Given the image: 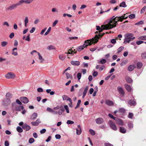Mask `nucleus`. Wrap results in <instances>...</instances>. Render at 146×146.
<instances>
[{
  "mask_svg": "<svg viewBox=\"0 0 146 146\" xmlns=\"http://www.w3.org/2000/svg\"><path fill=\"white\" fill-rule=\"evenodd\" d=\"M108 116L109 117L115 120V119H116V118L114 117L111 114L109 113L108 114Z\"/></svg>",
  "mask_w": 146,
  "mask_h": 146,
  "instance_id": "nucleus-54",
  "label": "nucleus"
},
{
  "mask_svg": "<svg viewBox=\"0 0 146 146\" xmlns=\"http://www.w3.org/2000/svg\"><path fill=\"white\" fill-rule=\"evenodd\" d=\"M104 34V33L102 36H100V35H96L95 37L96 38V39L93 38L92 40H87L85 41V43L83 44H85L84 46L85 48L88 45H91L93 43L95 44L97 43L98 41V39L100 37H101Z\"/></svg>",
  "mask_w": 146,
  "mask_h": 146,
  "instance_id": "nucleus-2",
  "label": "nucleus"
},
{
  "mask_svg": "<svg viewBox=\"0 0 146 146\" xmlns=\"http://www.w3.org/2000/svg\"><path fill=\"white\" fill-rule=\"evenodd\" d=\"M119 6L120 7L125 8L127 7V5L126 4L125 2V1H123L120 4Z\"/></svg>",
  "mask_w": 146,
  "mask_h": 146,
  "instance_id": "nucleus-25",
  "label": "nucleus"
},
{
  "mask_svg": "<svg viewBox=\"0 0 146 146\" xmlns=\"http://www.w3.org/2000/svg\"><path fill=\"white\" fill-rule=\"evenodd\" d=\"M55 138L56 139H59L61 138V136L59 134H57L55 136Z\"/></svg>",
  "mask_w": 146,
  "mask_h": 146,
  "instance_id": "nucleus-63",
  "label": "nucleus"
},
{
  "mask_svg": "<svg viewBox=\"0 0 146 146\" xmlns=\"http://www.w3.org/2000/svg\"><path fill=\"white\" fill-rule=\"evenodd\" d=\"M12 108H14L16 111H21V109L23 110L24 108L23 106H21L17 105L15 103H14L12 104Z\"/></svg>",
  "mask_w": 146,
  "mask_h": 146,
  "instance_id": "nucleus-6",
  "label": "nucleus"
},
{
  "mask_svg": "<svg viewBox=\"0 0 146 146\" xmlns=\"http://www.w3.org/2000/svg\"><path fill=\"white\" fill-rule=\"evenodd\" d=\"M17 7L16 3L13 4L7 7L6 10L7 11H12L16 9Z\"/></svg>",
  "mask_w": 146,
  "mask_h": 146,
  "instance_id": "nucleus-8",
  "label": "nucleus"
},
{
  "mask_svg": "<svg viewBox=\"0 0 146 146\" xmlns=\"http://www.w3.org/2000/svg\"><path fill=\"white\" fill-rule=\"evenodd\" d=\"M17 130L19 133H21L23 131V129L20 126H18L16 128Z\"/></svg>",
  "mask_w": 146,
  "mask_h": 146,
  "instance_id": "nucleus-30",
  "label": "nucleus"
},
{
  "mask_svg": "<svg viewBox=\"0 0 146 146\" xmlns=\"http://www.w3.org/2000/svg\"><path fill=\"white\" fill-rule=\"evenodd\" d=\"M133 114L132 113H129L128 115V117L131 119H132L133 117Z\"/></svg>",
  "mask_w": 146,
  "mask_h": 146,
  "instance_id": "nucleus-49",
  "label": "nucleus"
},
{
  "mask_svg": "<svg viewBox=\"0 0 146 146\" xmlns=\"http://www.w3.org/2000/svg\"><path fill=\"white\" fill-rule=\"evenodd\" d=\"M16 103L18 104L19 105H21L22 104V103L20 101L19 99H17L16 100Z\"/></svg>",
  "mask_w": 146,
  "mask_h": 146,
  "instance_id": "nucleus-60",
  "label": "nucleus"
},
{
  "mask_svg": "<svg viewBox=\"0 0 146 146\" xmlns=\"http://www.w3.org/2000/svg\"><path fill=\"white\" fill-rule=\"evenodd\" d=\"M135 68V66L133 64L129 65L128 67L127 70H128L131 71L133 70Z\"/></svg>",
  "mask_w": 146,
  "mask_h": 146,
  "instance_id": "nucleus-19",
  "label": "nucleus"
},
{
  "mask_svg": "<svg viewBox=\"0 0 146 146\" xmlns=\"http://www.w3.org/2000/svg\"><path fill=\"white\" fill-rule=\"evenodd\" d=\"M107 62V60L106 59H102L99 62H98V63H100L102 64H105Z\"/></svg>",
  "mask_w": 146,
  "mask_h": 146,
  "instance_id": "nucleus-28",
  "label": "nucleus"
},
{
  "mask_svg": "<svg viewBox=\"0 0 146 146\" xmlns=\"http://www.w3.org/2000/svg\"><path fill=\"white\" fill-rule=\"evenodd\" d=\"M58 21L57 20H55L53 23L52 24V27H54L55 26V25L57 24L58 23Z\"/></svg>",
  "mask_w": 146,
  "mask_h": 146,
  "instance_id": "nucleus-55",
  "label": "nucleus"
},
{
  "mask_svg": "<svg viewBox=\"0 0 146 146\" xmlns=\"http://www.w3.org/2000/svg\"><path fill=\"white\" fill-rule=\"evenodd\" d=\"M81 100H80L78 101V102L75 108V109H76L77 108H78L79 107L81 103Z\"/></svg>",
  "mask_w": 146,
  "mask_h": 146,
  "instance_id": "nucleus-34",
  "label": "nucleus"
},
{
  "mask_svg": "<svg viewBox=\"0 0 146 146\" xmlns=\"http://www.w3.org/2000/svg\"><path fill=\"white\" fill-rule=\"evenodd\" d=\"M47 49L49 50H55L56 48L54 46L52 45H49L47 47Z\"/></svg>",
  "mask_w": 146,
  "mask_h": 146,
  "instance_id": "nucleus-22",
  "label": "nucleus"
},
{
  "mask_svg": "<svg viewBox=\"0 0 146 146\" xmlns=\"http://www.w3.org/2000/svg\"><path fill=\"white\" fill-rule=\"evenodd\" d=\"M34 139L33 138H30L29 140V143H32L34 142Z\"/></svg>",
  "mask_w": 146,
  "mask_h": 146,
  "instance_id": "nucleus-48",
  "label": "nucleus"
},
{
  "mask_svg": "<svg viewBox=\"0 0 146 146\" xmlns=\"http://www.w3.org/2000/svg\"><path fill=\"white\" fill-rule=\"evenodd\" d=\"M125 88L128 92H130L132 90V88L130 86L127 84H125L124 85Z\"/></svg>",
  "mask_w": 146,
  "mask_h": 146,
  "instance_id": "nucleus-15",
  "label": "nucleus"
},
{
  "mask_svg": "<svg viewBox=\"0 0 146 146\" xmlns=\"http://www.w3.org/2000/svg\"><path fill=\"white\" fill-rule=\"evenodd\" d=\"M29 20L28 17H26L25 18V19L24 20L25 22V27H27V23H28Z\"/></svg>",
  "mask_w": 146,
  "mask_h": 146,
  "instance_id": "nucleus-31",
  "label": "nucleus"
},
{
  "mask_svg": "<svg viewBox=\"0 0 146 146\" xmlns=\"http://www.w3.org/2000/svg\"><path fill=\"white\" fill-rule=\"evenodd\" d=\"M21 101L24 104H27L29 102V100L26 97H23L20 98Z\"/></svg>",
  "mask_w": 146,
  "mask_h": 146,
  "instance_id": "nucleus-12",
  "label": "nucleus"
},
{
  "mask_svg": "<svg viewBox=\"0 0 146 146\" xmlns=\"http://www.w3.org/2000/svg\"><path fill=\"white\" fill-rule=\"evenodd\" d=\"M37 116V114L36 113H34L31 116V119H35Z\"/></svg>",
  "mask_w": 146,
  "mask_h": 146,
  "instance_id": "nucleus-32",
  "label": "nucleus"
},
{
  "mask_svg": "<svg viewBox=\"0 0 146 146\" xmlns=\"http://www.w3.org/2000/svg\"><path fill=\"white\" fill-rule=\"evenodd\" d=\"M146 8V6H144L141 10V14L143 13L145 11V9Z\"/></svg>",
  "mask_w": 146,
  "mask_h": 146,
  "instance_id": "nucleus-45",
  "label": "nucleus"
},
{
  "mask_svg": "<svg viewBox=\"0 0 146 146\" xmlns=\"http://www.w3.org/2000/svg\"><path fill=\"white\" fill-rule=\"evenodd\" d=\"M119 131L122 133H125L126 132V130L124 127H120Z\"/></svg>",
  "mask_w": 146,
  "mask_h": 146,
  "instance_id": "nucleus-23",
  "label": "nucleus"
},
{
  "mask_svg": "<svg viewBox=\"0 0 146 146\" xmlns=\"http://www.w3.org/2000/svg\"><path fill=\"white\" fill-rule=\"evenodd\" d=\"M105 103L107 105L109 106H112L114 105V104L113 102L109 100H106Z\"/></svg>",
  "mask_w": 146,
  "mask_h": 146,
  "instance_id": "nucleus-17",
  "label": "nucleus"
},
{
  "mask_svg": "<svg viewBox=\"0 0 146 146\" xmlns=\"http://www.w3.org/2000/svg\"><path fill=\"white\" fill-rule=\"evenodd\" d=\"M98 75V72L96 71L94 72L92 74L93 76L94 77H96Z\"/></svg>",
  "mask_w": 146,
  "mask_h": 146,
  "instance_id": "nucleus-57",
  "label": "nucleus"
},
{
  "mask_svg": "<svg viewBox=\"0 0 146 146\" xmlns=\"http://www.w3.org/2000/svg\"><path fill=\"white\" fill-rule=\"evenodd\" d=\"M76 134L77 135H80L82 132V130H80L79 129H76Z\"/></svg>",
  "mask_w": 146,
  "mask_h": 146,
  "instance_id": "nucleus-44",
  "label": "nucleus"
},
{
  "mask_svg": "<svg viewBox=\"0 0 146 146\" xmlns=\"http://www.w3.org/2000/svg\"><path fill=\"white\" fill-rule=\"evenodd\" d=\"M66 123L68 124H72L74 123V122L73 121L70 120H68L67 121Z\"/></svg>",
  "mask_w": 146,
  "mask_h": 146,
  "instance_id": "nucleus-51",
  "label": "nucleus"
},
{
  "mask_svg": "<svg viewBox=\"0 0 146 146\" xmlns=\"http://www.w3.org/2000/svg\"><path fill=\"white\" fill-rule=\"evenodd\" d=\"M7 78H13L15 76V74L11 72H9L5 75Z\"/></svg>",
  "mask_w": 146,
  "mask_h": 146,
  "instance_id": "nucleus-9",
  "label": "nucleus"
},
{
  "mask_svg": "<svg viewBox=\"0 0 146 146\" xmlns=\"http://www.w3.org/2000/svg\"><path fill=\"white\" fill-rule=\"evenodd\" d=\"M105 146H113V145L109 143H104Z\"/></svg>",
  "mask_w": 146,
  "mask_h": 146,
  "instance_id": "nucleus-62",
  "label": "nucleus"
},
{
  "mask_svg": "<svg viewBox=\"0 0 146 146\" xmlns=\"http://www.w3.org/2000/svg\"><path fill=\"white\" fill-rule=\"evenodd\" d=\"M144 22L143 21H140L137 23H135V25H140L143 24Z\"/></svg>",
  "mask_w": 146,
  "mask_h": 146,
  "instance_id": "nucleus-52",
  "label": "nucleus"
},
{
  "mask_svg": "<svg viewBox=\"0 0 146 146\" xmlns=\"http://www.w3.org/2000/svg\"><path fill=\"white\" fill-rule=\"evenodd\" d=\"M46 131V129H43L40 131V132L41 134H43Z\"/></svg>",
  "mask_w": 146,
  "mask_h": 146,
  "instance_id": "nucleus-59",
  "label": "nucleus"
},
{
  "mask_svg": "<svg viewBox=\"0 0 146 146\" xmlns=\"http://www.w3.org/2000/svg\"><path fill=\"white\" fill-rule=\"evenodd\" d=\"M38 56L39 59L40 60V63H42L44 61V59L43 58L42 56H41L39 53L38 52Z\"/></svg>",
  "mask_w": 146,
  "mask_h": 146,
  "instance_id": "nucleus-24",
  "label": "nucleus"
},
{
  "mask_svg": "<svg viewBox=\"0 0 146 146\" xmlns=\"http://www.w3.org/2000/svg\"><path fill=\"white\" fill-rule=\"evenodd\" d=\"M22 128L26 130V131H28L30 129V127L26 124H24L22 126Z\"/></svg>",
  "mask_w": 146,
  "mask_h": 146,
  "instance_id": "nucleus-16",
  "label": "nucleus"
},
{
  "mask_svg": "<svg viewBox=\"0 0 146 146\" xmlns=\"http://www.w3.org/2000/svg\"><path fill=\"white\" fill-rule=\"evenodd\" d=\"M3 25H6L7 27H9V23L6 21L4 22L3 23Z\"/></svg>",
  "mask_w": 146,
  "mask_h": 146,
  "instance_id": "nucleus-61",
  "label": "nucleus"
},
{
  "mask_svg": "<svg viewBox=\"0 0 146 146\" xmlns=\"http://www.w3.org/2000/svg\"><path fill=\"white\" fill-rule=\"evenodd\" d=\"M133 36V35L131 33H127L125 34L124 35L125 39L123 43L126 44L133 40L135 38V37Z\"/></svg>",
  "mask_w": 146,
  "mask_h": 146,
  "instance_id": "nucleus-4",
  "label": "nucleus"
},
{
  "mask_svg": "<svg viewBox=\"0 0 146 146\" xmlns=\"http://www.w3.org/2000/svg\"><path fill=\"white\" fill-rule=\"evenodd\" d=\"M129 17L130 19H133L135 18V15L134 14H131L129 16Z\"/></svg>",
  "mask_w": 146,
  "mask_h": 146,
  "instance_id": "nucleus-47",
  "label": "nucleus"
},
{
  "mask_svg": "<svg viewBox=\"0 0 146 146\" xmlns=\"http://www.w3.org/2000/svg\"><path fill=\"white\" fill-rule=\"evenodd\" d=\"M84 45L85 44H83L82 46H79L77 48V50L78 51H80L84 49V48H85L84 46Z\"/></svg>",
  "mask_w": 146,
  "mask_h": 146,
  "instance_id": "nucleus-26",
  "label": "nucleus"
},
{
  "mask_svg": "<svg viewBox=\"0 0 146 146\" xmlns=\"http://www.w3.org/2000/svg\"><path fill=\"white\" fill-rule=\"evenodd\" d=\"M5 146H9V143L8 141H6L5 142Z\"/></svg>",
  "mask_w": 146,
  "mask_h": 146,
  "instance_id": "nucleus-64",
  "label": "nucleus"
},
{
  "mask_svg": "<svg viewBox=\"0 0 146 146\" xmlns=\"http://www.w3.org/2000/svg\"><path fill=\"white\" fill-rule=\"evenodd\" d=\"M52 11L53 13L55 12H58V11L57 9L56 8H53L52 9Z\"/></svg>",
  "mask_w": 146,
  "mask_h": 146,
  "instance_id": "nucleus-56",
  "label": "nucleus"
},
{
  "mask_svg": "<svg viewBox=\"0 0 146 146\" xmlns=\"http://www.w3.org/2000/svg\"><path fill=\"white\" fill-rule=\"evenodd\" d=\"M18 45V42L17 40H15L14 41V45L16 47Z\"/></svg>",
  "mask_w": 146,
  "mask_h": 146,
  "instance_id": "nucleus-58",
  "label": "nucleus"
},
{
  "mask_svg": "<svg viewBox=\"0 0 146 146\" xmlns=\"http://www.w3.org/2000/svg\"><path fill=\"white\" fill-rule=\"evenodd\" d=\"M59 58L61 60H63L66 58V57L63 55H60L59 56Z\"/></svg>",
  "mask_w": 146,
  "mask_h": 146,
  "instance_id": "nucleus-37",
  "label": "nucleus"
},
{
  "mask_svg": "<svg viewBox=\"0 0 146 146\" xmlns=\"http://www.w3.org/2000/svg\"><path fill=\"white\" fill-rule=\"evenodd\" d=\"M138 39L146 40V35L141 36L138 38Z\"/></svg>",
  "mask_w": 146,
  "mask_h": 146,
  "instance_id": "nucleus-38",
  "label": "nucleus"
},
{
  "mask_svg": "<svg viewBox=\"0 0 146 146\" xmlns=\"http://www.w3.org/2000/svg\"><path fill=\"white\" fill-rule=\"evenodd\" d=\"M143 66V64L141 62H138L137 64V67L138 69L141 68Z\"/></svg>",
  "mask_w": 146,
  "mask_h": 146,
  "instance_id": "nucleus-29",
  "label": "nucleus"
},
{
  "mask_svg": "<svg viewBox=\"0 0 146 146\" xmlns=\"http://www.w3.org/2000/svg\"><path fill=\"white\" fill-rule=\"evenodd\" d=\"M144 42L142 40H138L137 41L136 44L137 45H140Z\"/></svg>",
  "mask_w": 146,
  "mask_h": 146,
  "instance_id": "nucleus-53",
  "label": "nucleus"
},
{
  "mask_svg": "<svg viewBox=\"0 0 146 146\" xmlns=\"http://www.w3.org/2000/svg\"><path fill=\"white\" fill-rule=\"evenodd\" d=\"M89 131L90 133V134L92 135H94L95 134V133L94 131L92 129H90L89 130Z\"/></svg>",
  "mask_w": 146,
  "mask_h": 146,
  "instance_id": "nucleus-39",
  "label": "nucleus"
},
{
  "mask_svg": "<svg viewBox=\"0 0 146 146\" xmlns=\"http://www.w3.org/2000/svg\"><path fill=\"white\" fill-rule=\"evenodd\" d=\"M141 56L142 58L146 59V53H144L141 54Z\"/></svg>",
  "mask_w": 146,
  "mask_h": 146,
  "instance_id": "nucleus-46",
  "label": "nucleus"
},
{
  "mask_svg": "<svg viewBox=\"0 0 146 146\" xmlns=\"http://www.w3.org/2000/svg\"><path fill=\"white\" fill-rule=\"evenodd\" d=\"M118 111L119 112L124 113L125 112V109L124 108H120L119 109Z\"/></svg>",
  "mask_w": 146,
  "mask_h": 146,
  "instance_id": "nucleus-35",
  "label": "nucleus"
},
{
  "mask_svg": "<svg viewBox=\"0 0 146 146\" xmlns=\"http://www.w3.org/2000/svg\"><path fill=\"white\" fill-rule=\"evenodd\" d=\"M108 123L110 127L114 131H116L117 130V127L115 123L113 121L111 120H110L108 121Z\"/></svg>",
  "mask_w": 146,
  "mask_h": 146,
  "instance_id": "nucleus-7",
  "label": "nucleus"
},
{
  "mask_svg": "<svg viewBox=\"0 0 146 146\" xmlns=\"http://www.w3.org/2000/svg\"><path fill=\"white\" fill-rule=\"evenodd\" d=\"M115 121L116 123L119 125L121 126L123 125L124 123L121 119L118 118H116Z\"/></svg>",
  "mask_w": 146,
  "mask_h": 146,
  "instance_id": "nucleus-13",
  "label": "nucleus"
},
{
  "mask_svg": "<svg viewBox=\"0 0 146 146\" xmlns=\"http://www.w3.org/2000/svg\"><path fill=\"white\" fill-rule=\"evenodd\" d=\"M125 80L127 82L131 83L132 82V79L129 76H126L125 77Z\"/></svg>",
  "mask_w": 146,
  "mask_h": 146,
  "instance_id": "nucleus-20",
  "label": "nucleus"
},
{
  "mask_svg": "<svg viewBox=\"0 0 146 146\" xmlns=\"http://www.w3.org/2000/svg\"><path fill=\"white\" fill-rule=\"evenodd\" d=\"M117 90L119 91V94L122 96H123L125 94V92L123 89L121 87L118 86L117 88Z\"/></svg>",
  "mask_w": 146,
  "mask_h": 146,
  "instance_id": "nucleus-11",
  "label": "nucleus"
},
{
  "mask_svg": "<svg viewBox=\"0 0 146 146\" xmlns=\"http://www.w3.org/2000/svg\"><path fill=\"white\" fill-rule=\"evenodd\" d=\"M128 126L129 129H131L133 127V124L131 122H129L128 124Z\"/></svg>",
  "mask_w": 146,
  "mask_h": 146,
  "instance_id": "nucleus-33",
  "label": "nucleus"
},
{
  "mask_svg": "<svg viewBox=\"0 0 146 146\" xmlns=\"http://www.w3.org/2000/svg\"><path fill=\"white\" fill-rule=\"evenodd\" d=\"M95 121L97 124H100L104 123V120L102 117H99L97 118L96 119Z\"/></svg>",
  "mask_w": 146,
  "mask_h": 146,
  "instance_id": "nucleus-10",
  "label": "nucleus"
},
{
  "mask_svg": "<svg viewBox=\"0 0 146 146\" xmlns=\"http://www.w3.org/2000/svg\"><path fill=\"white\" fill-rule=\"evenodd\" d=\"M51 29V28L50 27L47 30L46 32L44 33V35L46 36L50 32Z\"/></svg>",
  "mask_w": 146,
  "mask_h": 146,
  "instance_id": "nucleus-41",
  "label": "nucleus"
},
{
  "mask_svg": "<svg viewBox=\"0 0 146 146\" xmlns=\"http://www.w3.org/2000/svg\"><path fill=\"white\" fill-rule=\"evenodd\" d=\"M71 64L74 66H79L80 64V62L77 61H72Z\"/></svg>",
  "mask_w": 146,
  "mask_h": 146,
  "instance_id": "nucleus-18",
  "label": "nucleus"
},
{
  "mask_svg": "<svg viewBox=\"0 0 146 146\" xmlns=\"http://www.w3.org/2000/svg\"><path fill=\"white\" fill-rule=\"evenodd\" d=\"M128 104L130 106H135L136 105V103L134 100H130L128 102Z\"/></svg>",
  "mask_w": 146,
  "mask_h": 146,
  "instance_id": "nucleus-14",
  "label": "nucleus"
},
{
  "mask_svg": "<svg viewBox=\"0 0 146 146\" xmlns=\"http://www.w3.org/2000/svg\"><path fill=\"white\" fill-rule=\"evenodd\" d=\"M7 43L5 41H3L1 42V44L2 47H5L7 44Z\"/></svg>",
  "mask_w": 146,
  "mask_h": 146,
  "instance_id": "nucleus-40",
  "label": "nucleus"
},
{
  "mask_svg": "<svg viewBox=\"0 0 146 146\" xmlns=\"http://www.w3.org/2000/svg\"><path fill=\"white\" fill-rule=\"evenodd\" d=\"M128 17L129 16L127 15V14L126 13L123 15L121 16L115 17V16H113L112 18V19L114 21V24L116 25L118 21L122 22L123 19H127Z\"/></svg>",
  "mask_w": 146,
  "mask_h": 146,
  "instance_id": "nucleus-3",
  "label": "nucleus"
},
{
  "mask_svg": "<svg viewBox=\"0 0 146 146\" xmlns=\"http://www.w3.org/2000/svg\"><path fill=\"white\" fill-rule=\"evenodd\" d=\"M112 18L109 19L108 20V24L104 25H102L101 28H105L104 29H110L113 27H116V25L114 24V23Z\"/></svg>",
  "mask_w": 146,
  "mask_h": 146,
  "instance_id": "nucleus-1",
  "label": "nucleus"
},
{
  "mask_svg": "<svg viewBox=\"0 0 146 146\" xmlns=\"http://www.w3.org/2000/svg\"><path fill=\"white\" fill-rule=\"evenodd\" d=\"M24 3H25V0H20L16 4L17 6L21 5H23Z\"/></svg>",
  "mask_w": 146,
  "mask_h": 146,
  "instance_id": "nucleus-21",
  "label": "nucleus"
},
{
  "mask_svg": "<svg viewBox=\"0 0 146 146\" xmlns=\"http://www.w3.org/2000/svg\"><path fill=\"white\" fill-rule=\"evenodd\" d=\"M68 96L66 95H64L62 96V98L63 100H67Z\"/></svg>",
  "mask_w": 146,
  "mask_h": 146,
  "instance_id": "nucleus-43",
  "label": "nucleus"
},
{
  "mask_svg": "<svg viewBox=\"0 0 146 146\" xmlns=\"http://www.w3.org/2000/svg\"><path fill=\"white\" fill-rule=\"evenodd\" d=\"M124 48L123 46H121L119 47L117 50L118 54H119L121 52Z\"/></svg>",
  "mask_w": 146,
  "mask_h": 146,
  "instance_id": "nucleus-36",
  "label": "nucleus"
},
{
  "mask_svg": "<svg viewBox=\"0 0 146 146\" xmlns=\"http://www.w3.org/2000/svg\"><path fill=\"white\" fill-rule=\"evenodd\" d=\"M65 111L64 109V108H62L60 109L58 111V113L59 115H60L62 114L63 112Z\"/></svg>",
  "mask_w": 146,
  "mask_h": 146,
  "instance_id": "nucleus-27",
  "label": "nucleus"
},
{
  "mask_svg": "<svg viewBox=\"0 0 146 146\" xmlns=\"http://www.w3.org/2000/svg\"><path fill=\"white\" fill-rule=\"evenodd\" d=\"M6 99L3 102V104L4 106H6L10 104V99L12 97V94L10 93H7L6 94Z\"/></svg>",
  "mask_w": 146,
  "mask_h": 146,
  "instance_id": "nucleus-5",
  "label": "nucleus"
},
{
  "mask_svg": "<svg viewBox=\"0 0 146 146\" xmlns=\"http://www.w3.org/2000/svg\"><path fill=\"white\" fill-rule=\"evenodd\" d=\"M46 110L50 112L51 113L55 112L52 109L50 108H48L46 109Z\"/></svg>",
  "mask_w": 146,
  "mask_h": 146,
  "instance_id": "nucleus-42",
  "label": "nucleus"
},
{
  "mask_svg": "<svg viewBox=\"0 0 146 146\" xmlns=\"http://www.w3.org/2000/svg\"><path fill=\"white\" fill-rule=\"evenodd\" d=\"M82 76L81 73H78L77 74V77L78 80H80Z\"/></svg>",
  "mask_w": 146,
  "mask_h": 146,
  "instance_id": "nucleus-50",
  "label": "nucleus"
}]
</instances>
